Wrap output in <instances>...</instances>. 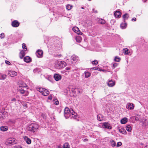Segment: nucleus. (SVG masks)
Listing matches in <instances>:
<instances>
[{"mask_svg":"<svg viewBox=\"0 0 148 148\" xmlns=\"http://www.w3.org/2000/svg\"><path fill=\"white\" fill-rule=\"evenodd\" d=\"M39 127L37 124L32 123L28 126L27 129L28 131L34 133L37 131Z\"/></svg>","mask_w":148,"mask_h":148,"instance_id":"nucleus-1","label":"nucleus"},{"mask_svg":"<svg viewBox=\"0 0 148 148\" xmlns=\"http://www.w3.org/2000/svg\"><path fill=\"white\" fill-rule=\"evenodd\" d=\"M55 64V68L58 69H61L66 66V63L63 61H56Z\"/></svg>","mask_w":148,"mask_h":148,"instance_id":"nucleus-2","label":"nucleus"},{"mask_svg":"<svg viewBox=\"0 0 148 148\" xmlns=\"http://www.w3.org/2000/svg\"><path fill=\"white\" fill-rule=\"evenodd\" d=\"M16 143L15 139L13 138H8L6 140L5 144L6 145H13Z\"/></svg>","mask_w":148,"mask_h":148,"instance_id":"nucleus-3","label":"nucleus"},{"mask_svg":"<svg viewBox=\"0 0 148 148\" xmlns=\"http://www.w3.org/2000/svg\"><path fill=\"white\" fill-rule=\"evenodd\" d=\"M71 110L68 108H66L64 110V116L66 119L69 118L70 116Z\"/></svg>","mask_w":148,"mask_h":148,"instance_id":"nucleus-4","label":"nucleus"},{"mask_svg":"<svg viewBox=\"0 0 148 148\" xmlns=\"http://www.w3.org/2000/svg\"><path fill=\"white\" fill-rule=\"evenodd\" d=\"M115 82L112 80L108 79L107 82V85L110 87H112L115 85Z\"/></svg>","mask_w":148,"mask_h":148,"instance_id":"nucleus-5","label":"nucleus"},{"mask_svg":"<svg viewBox=\"0 0 148 148\" xmlns=\"http://www.w3.org/2000/svg\"><path fill=\"white\" fill-rule=\"evenodd\" d=\"M134 104L132 103H127L126 106V108L131 110L134 109Z\"/></svg>","mask_w":148,"mask_h":148,"instance_id":"nucleus-6","label":"nucleus"},{"mask_svg":"<svg viewBox=\"0 0 148 148\" xmlns=\"http://www.w3.org/2000/svg\"><path fill=\"white\" fill-rule=\"evenodd\" d=\"M73 30L75 33L79 35H82V34L80 31L79 29L77 27H75L73 28Z\"/></svg>","mask_w":148,"mask_h":148,"instance_id":"nucleus-7","label":"nucleus"},{"mask_svg":"<svg viewBox=\"0 0 148 148\" xmlns=\"http://www.w3.org/2000/svg\"><path fill=\"white\" fill-rule=\"evenodd\" d=\"M8 75L11 77L16 76L17 75V73L14 71H9Z\"/></svg>","mask_w":148,"mask_h":148,"instance_id":"nucleus-8","label":"nucleus"},{"mask_svg":"<svg viewBox=\"0 0 148 148\" xmlns=\"http://www.w3.org/2000/svg\"><path fill=\"white\" fill-rule=\"evenodd\" d=\"M12 25L14 27H17L19 25V23L17 20H14L11 23Z\"/></svg>","mask_w":148,"mask_h":148,"instance_id":"nucleus-9","label":"nucleus"},{"mask_svg":"<svg viewBox=\"0 0 148 148\" xmlns=\"http://www.w3.org/2000/svg\"><path fill=\"white\" fill-rule=\"evenodd\" d=\"M23 138L24 140L27 144H30L31 143V140L28 137L26 136H23Z\"/></svg>","mask_w":148,"mask_h":148,"instance_id":"nucleus-10","label":"nucleus"},{"mask_svg":"<svg viewBox=\"0 0 148 148\" xmlns=\"http://www.w3.org/2000/svg\"><path fill=\"white\" fill-rule=\"evenodd\" d=\"M53 77L56 81H58L61 79V75L58 74H55L54 75Z\"/></svg>","mask_w":148,"mask_h":148,"instance_id":"nucleus-11","label":"nucleus"},{"mask_svg":"<svg viewBox=\"0 0 148 148\" xmlns=\"http://www.w3.org/2000/svg\"><path fill=\"white\" fill-rule=\"evenodd\" d=\"M102 125H103V128L108 129H111L110 125L108 122H105L104 123H103Z\"/></svg>","mask_w":148,"mask_h":148,"instance_id":"nucleus-12","label":"nucleus"},{"mask_svg":"<svg viewBox=\"0 0 148 148\" xmlns=\"http://www.w3.org/2000/svg\"><path fill=\"white\" fill-rule=\"evenodd\" d=\"M43 51L41 50H38L36 53V55L38 58L41 57L43 54Z\"/></svg>","mask_w":148,"mask_h":148,"instance_id":"nucleus-13","label":"nucleus"},{"mask_svg":"<svg viewBox=\"0 0 148 148\" xmlns=\"http://www.w3.org/2000/svg\"><path fill=\"white\" fill-rule=\"evenodd\" d=\"M70 116H71L72 117H74V119H75L77 116V113L73 111V110H71L70 112Z\"/></svg>","mask_w":148,"mask_h":148,"instance_id":"nucleus-14","label":"nucleus"},{"mask_svg":"<svg viewBox=\"0 0 148 148\" xmlns=\"http://www.w3.org/2000/svg\"><path fill=\"white\" fill-rule=\"evenodd\" d=\"M121 12L119 11H116L114 13V15L116 18H120L121 16Z\"/></svg>","mask_w":148,"mask_h":148,"instance_id":"nucleus-15","label":"nucleus"},{"mask_svg":"<svg viewBox=\"0 0 148 148\" xmlns=\"http://www.w3.org/2000/svg\"><path fill=\"white\" fill-rule=\"evenodd\" d=\"M31 60V58L29 56H26L24 58V61L27 63L30 62Z\"/></svg>","mask_w":148,"mask_h":148,"instance_id":"nucleus-16","label":"nucleus"},{"mask_svg":"<svg viewBox=\"0 0 148 148\" xmlns=\"http://www.w3.org/2000/svg\"><path fill=\"white\" fill-rule=\"evenodd\" d=\"M25 52L24 51L22 50L21 51L19 54V57L20 58H23L25 56Z\"/></svg>","mask_w":148,"mask_h":148,"instance_id":"nucleus-17","label":"nucleus"},{"mask_svg":"<svg viewBox=\"0 0 148 148\" xmlns=\"http://www.w3.org/2000/svg\"><path fill=\"white\" fill-rule=\"evenodd\" d=\"M19 91H20V93H21L22 94H24L23 95V96H26L27 95V91L26 90H24V89H22V88L21 89H19Z\"/></svg>","mask_w":148,"mask_h":148,"instance_id":"nucleus-18","label":"nucleus"},{"mask_svg":"<svg viewBox=\"0 0 148 148\" xmlns=\"http://www.w3.org/2000/svg\"><path fill=\"white\" fill-rule=\"evenodd\" d=\"M71 58L73 61H75L76 62H77L79 59L78 57L75 55L72 56H71Z\"/></svg>","mask_w":148,"mask_h":148,"instance_id":"nucleus-19","label":"nucleus"},{"mask_svg":"<svg viewBox=\"0 0 148 148\" xmlns=\"http://www.w3.org/2000/svg\"><path fill=\"white\" fill-rule=\"evenodd\" d=\"M49 91L45 88L42 94L44 96H47L49 94Z\"/></svg>","mask_w":148,"mask_h":148,"instance_id":"nucleus-20","label":"nucleus"},{"mask_svg":"<svg viewBox=\"0 0 148 148\" xmlns=\"http://www.w3.org/2000/svg\"><path fill=\"white\" fill-rule=\"evenodd\" d=\"M6 77L7 76L6 75L0 73V80H4Z\"/></svg>","mask_w":148,"mask_h":148,"instance_id":"nucleus-21","label":"nucleus"},{"mask_svg":"<svg viewBox=\"0 0 148 148\" xmlns=\"http://www.w3.org/2000/svg\"><path fill=\"white\" fill-rule=\"evenodd\" d=\"M127 121V119L126 117L122 119L121 121V122L122 124H125Z\"/></svg>","mask_w":148,"mask_h":148,"instance_id":"nucleus-22","label":"nucleus"},{"mask_svg":"<svg viewBox=\"0 0 148 148\" xmlns=\"http://www.w3.org/2000/svg\"><path fill=\"white\" fill-rule=\"evenodd\" d=\"M97 119L98 120L101 121L103 119V116L101 114H99L97 116Z\"/></svg>","mask_w":148,"mask_h":148,"instance_id":"nucleus-23","label":"nucleus"},{"mask_svg":"<svg viewBox=\"0 0 148 148\" xmlns=\"http://www.w3.org/2000/svg\"><path fill=\"white\" fill-rule=\"evenodd\" d=\"M76 40L78 42H80L82 40V38L79 36H77L75 38Z\"/></svg>","mask_w":148,"mask_h":148,"instance_id":"nucleus-24","label":"nucleus"},{"mask_svg":"<svg viewBox=\"0 0 148 148\" xmlns=\"http://www.w3.org/2000/svg\"><path fill=\"white\" fill-rule=\"evenodd\" d=\"M129 17V14L127 13H126L123 15V18L124 20V21H125V20L127 19Z\"/></svg>","mask_w":148,"mask_h":148,"instance_id":"nucleus-25","label":"nucleus"},{"mask_svg":"<svg viewBox=\"0 0 148 148\" xmlns=\"http://www.w3.org/2000/svg\"><path fill=\"white\" fill-rule=\"evenodd\" d=\"M119 132L123 134H126V132L125 130L123 128L119 129Z\"/></svg>","mask_w":148,"mask_h":148,"instance_id":"nucleus-26","label":"nucleus"},{"mask_svg":"<svg viewBox=\"0 0 148 148\" xmlns=\"http://www.w3.org/2000/svg\"><path fill=\"white\" fill-rule=\"evenodd\" d=\"M0 129L2 131H5L8 130V128L6 126H2L1 127Z\"/></svg>","mask_w":148,"mask_h":148,"instance_id":"nucleus-27","label":"nucleus"},{"mask_svg":"<svg viewBox=\"0 0 148 148\" xmlns=\"http://www.w3.org/2000/svg\"><path fill=\"white\" fill-rule=\"evenodd\" d=\"M84 74L85 77L86 78L88 77L91 75V74L88 72H85Z\"/></svg>","mask_w":148,"mask_h":148,"instance_id":"nucleus-28","label":"nucleus"},{"mask_svg":"<svg viewBox=\"0 0 148 148\" xmlns=\"http://www.w3.org/2000/svg\"><path fill=\"white\" fill-rule=\"evenodd\" d=\"M126 26L127 24L126 23H121L120 25L122 29H125L126 27Z\"/></svg>","mask_w":148,"mask_h":148,"instance_id":"nucleus-29","label":"nucleus"},{"mask_svg":"<svg viewBox=\"0 0 148 148\" xmlns=\"http://www.w3.org/2000/svg\"><path fill=\"white\" fill-rule=\"evenodd\" d=\"M63 147V148H70V146L68 143H66L64 144Z\"/></svg>","mask_w":148,"mask_h":148,"instance_id":"nucleus-30","label":"nucleus"},{"mask_svg":"<svg viewBox=\"0 0 148 148\" xmlns=\"http://www.w3.org/2000/svg\"><path fill=\"white\" fill-rule=\"evenodd\" d=\"M126 130L127 131L129 132H131V131L132 128L130 126L128 125L126 126Z\"/></svg>","mask_w":148,"mask_h":148,"instance_id":"nucleus-31","label":"nucleus"},{"mask_svg":"<svg viewBox=\"0 0 148 148\" xmlns=\"http://www.w3.org/2000/svg\"><path fill=\"white\" fill-rule=\"evenodd\" d=\"M110 142L111 143V145L112 147H114L115 146L116 143L114 140H110Z\"/></svg>","mask_w":148,"mask_h":148,"instance_id":"nucleus-32","label":"nucleus"},{"mask_svg":"<svg viewBox=\"0 0 148 148\" xmlns=\"http://www.w3.org/2000/svg\"><path fill=\"white\" fill-rule=\"evenodd\" d=\"M123 50L124 51L125 54H129L130 53V51L127 48H125L123 49Z\"/></svg>","mask_w":148,"mask_h":148,"instance_id":"nucleus-33","label":"nucleus"},{"mask_svg":"<svg viewBox=\"0 0 148 148\" xmlns=\"http://www.w3.org/2000/svg\"><path fill=\"white\" fill-rule=\"evenodd\" d=\"M121 60V58L117 56L115 57L114 59V60L115 61L119 62Z\"/></svg>","mask_w":148,"mask_h":148,"instance_id":"nucleus-34","label":"nucleus"},{"mask_svg":"<svg viewBox=\"0 0 148 148\" xmlns=\"http://www.w3.org/2000/svg\"><path fill=\"white\" fill-rule=\"evenodd\" d=\"M72 6L69 4H68L66 6V8L68 10H70L72 8Z\"/></svg>","mask_w":148,"mask_h":148,"instance_id":"nucleus-35","label":"nucleus"},{"mask_svg":"<svg viewBox=\"0 0 148 148\" xmlns=\"http://www.w3.org/2000/svg\"><path fill=\"white\" fill-rule=\"evenodd\" d=\"M99 22L102 24H104L105 23V21L103 19H99Z\"/></svg>","mask_w":148,"mask_h":148,"instance_id":"nucleus-36","label":"nucleus"},{"mask_svg":"<svg viewBox=\"0 0 148 148\" xmlns=\"http://www.w3.org/2000/svg\"><path fill=\"white\" fill-rule=\"evenodd\" d=\"M39 71V69L38 68H36L34 69L33 71V72L35 73H38Z\"/></svg>","mask_w":148,"mask_h":148,"instance_id":"nucleus-37","label":"nucleus"},{"mask_svg":"<svg viewBox=\"0 0 148 148\" xmlns=\"http://www.w3.org/2000/svg\"><path fill=\"white\" fill-rule=\"evenodd\" d=\"M45 88H40L39 89V90L38 91H39L42 94V92H43L44 89Z\"/></svg>","mask_w":148,"mask_h":148,"instance_id":"nucleus-38","label":"nucleus"},{"mask_svg":"<svg viewBox=\"0 0 148 148\" xmlns=\"http://www.w3.org/2000/svg\"><path fill=\"white\" fill-rule=\"evenodd\" d=\"M92 63L93 64L97 65L98 64V62L97 60H95L92 62Z\"/></svg>","mask_w":148,"mask_h":148,"instance_id":"nucleus-39","label":"nucleus"},{"mask_svg":"<svg viewBox=\"0 0 148 148\" xmlns=\"http://www.w3.org/2000/svg\"><path fill=\"white\" fill-rule=\"evenodd\" d=\"M22 47L23 49H24L25 51H26L27 50V48L26 46L25 45V44L24 43H23L22 44Z\"/></svg>","mask_w":148,"mask_h":148,"instance_id":"nucleus-40","label":"nucleus"},{"mask_svg":"<svg viewBox=\"0 0 148 148\" xmlns=\"http://www.w3.org/2000/svg\"><path fill=\"white\" fill-rule=\"evenodd\" d=\"M118 65V64L115 63L113 64L112 69H114Z\"/></svg>","mask_w":148,"mask_h":148,"instance_id":"nucleus-41","label":"nucleus"},{"mask_svg":"<svg viewBox=\"0 0 148 148\" xmlns=\"http://www.w3.org/2000/svg\"><path fill=\"white\" fill-rule=\"evenodd\" d=\"M4 35L3 33H2L0 34V38H4Z\"/></svg>","mask_w":148,"mask_h":148,"instance_id":"nucleus-42","label":"nucleus"},{"mask_svg":"<svg viewBox=\"0 0 148 148\" xmlns=\"http://www.w3.org/2000/svg\"><path fill=\"white\" fill-rule=\"evenodd\" d=\"M122 144V143L121 142H119L117 143L116 146L117 147H119Z\"/></svg>","mask_w":148,"mask_h":148,"instance_id":"nucleus-43","label":"nucleus"},{"mask_svg":"<svg viewBox=\"0 0 148 148\" xmlns=\"http://www.w3.org/2000/svg\"><path fill=\"white\" fill-rule=\"evenodd\" d=\"M27 86V85L25 84H24L23 86L21 85L19 86V88L21 87H26Z\"/></svg>","mask_w":148,"mask_h":148,"instance_id":"nucleus-44","label":"nucleus"},{"mask_svg":"<svg viewBox=\"0 0 148 148\" xmlns=\"http://www.w3.org/2000/svg\"><path fill=\"white\" fill-rule=\"evenodd\" d=\"M5 62L6 64L10 65V63L9 61L7 60H5Z\"/></svg>","mask_w":148,"mask_h":148,"instance_id":"nucleus-45","label":"nucleus"},{"mask_svg":"<svg viewBox=\"0 0 148 148\" xmlns=\"http://www.w3.org/2000/svg\"><path fill=\"white\" fill-rule=\"evenodd\" d=\"M41 116L44 119H45L46 118V115L44 114H41Z\"/></svg>","mask_w":148,"mask_h":148,"instance_id":"nucleus-46","label":"nucleus"},{"mask_svg":"<svg viewBox=\"0 0 148 148\" xmlns=\"http://www.w3.org/2000/svg\"><path fill=\"white\" fill-rule=\"evenodd\" d=\"M102 123H100V124H99V126L100 127L103 128V125H102Z\"/></svg>","mask_w":148,"mask_h":148,"instance_id":"nucleus-47","label":"nucleus"},{"mask_svg":"<svg viewBox=\"0 0 148 148\" xmlns=\"http://www.w3.org/2000/svg\"><path fill=\"white\" fill-rule=\"evenodd\" d=\"M136 20V18H133L132 19V21H135Z\"/></svg>","mask_w":148,"mask_h":148,"instance_id":"nucleus-48","label":"nucleus"},{"mask_svg":"<svg viewBox=\"0 0 148 148\" xmlns=\"http://www.w3.org/2000/svg\"><path fill=\"white\" fill-rule=\"evenodd\" d=\"M58 103H59V102L58 101H56L55 102V104L56 105H58Z\"/></svg>","mask_w":148,"mask_h":148,"instance_id":"nucleus-49","label":"nucleus"},{"mask_svg":"<svg viewBox=\"0 0 148 148\" xmlns=\"http://www.w3.org/2000/svg\"><path fill=\"white\" fill-rule=\"evenodd\" d=\"M92 10H93V12L94 13H96L97 12V10H95L94 9H93Z\"/></svg>","mask_w":148,"mask_h":148,"instance_id":"nucleus-50","label":"nucleus"},{"mask_svg":"<svg viewBox=\"0 0 148 148\" xmlns=\"http://www.w3.org/2000/svg\"><path fill=\"white\" fill-rule=\"evenodd\" d=\"M48 99H52V97L51 95H50L48 97Z\"/></svg>","mask_w":148,"mask_h":148,"instance_id":"nucleus-51","label":"nucleus"},{"mask_svg":"<svg viewBox=\"0 0 148 148\" xmlns=\"http://www.w3.org/2000/svg\"><path fill=\"white\" fill-rule=\"evenodd\" d=\"M11 101H16V99L15 98H13L12 99Z\"/></svg>","mask_w":148,"mask_h":148,"instance_id":"nucleus-52","label":"nucleus"},{"mask_svg":"<svg viewBox=\"0 0 148 148\" xmlns=\"http://www.w3.org/2000/svg\"><path fill=\"white\" fill-rule=\"evenodd\" d=\"M66 69L67 70H69L71 69V67H67L66 68Z\"/></svg>","mask_w":148,"mask_h":148,"instance_id":"nucleus-53","label":"nucleus"},{"mask_svg":"<svg viewBox=\"0 0 148 148\" xmlns=\"http://www.w3.org/2000/svg\"><path fill=\"white\" fill-rule=\"evenodd\" d=\"M147 122V121L146 120H145V122H144V123L145 124V125H148V123H146Z\"/></svg>","mask_w":148,"mask_h":148,"instance_id":"nucleus-54","label":"nucleus"},{"mask_svg":"<svg viewBox=\"0 0 148 148\" xmlns=\"http://www.w3.org/2000/svg\"><path fill=\"white\" fill-rule=\"evenodd\" d=\"M88 139L87 138H85L83 140L84 142L87 141Z\"/></svg>","mask_w":148,"mask_h":148,"instance_id":"nucleus-55","label":"nucleus"},{"mask_svg":"<svg viewBox=\"0 0 148 148\" xmlns=\"http://www.w3.org/2000/svg\"><path fill=\"white\" fill-rule=\"evenodd\" d=\"M77 92L78 93H80V91L79 90H77Z\"/></svg>","mask_w":148,"mask_h":148,"instance_id":"nucleus-56","label":"nucleus"},{"mask_svg":"<svg viewBox=\"0 0 148 148\" xmlns=\"http://www.w3.org/2000/svg\"><path fill=\"white\" fill-rule=\"evenodd\" d=\"M14 148H21V147H15Z\"/></svg>","mask_w":148,"mask_h":148,"instance_id":"nucleus-57","label":"nucleus"},{"mask_svg":"<svg viewBox=\"0 0 148 148\" xmlns=\"http://www.w3.org/2000/svg\"><path fill=\"white\" fill-rule=\"evenodd\" d=\"M97 69L98 70H99L100 69L99 68H97Z\"/></svg>","mask_w":148,"mask_h":148,"instance_id":"nucleus-58","label":"nucleus"},{"mask_svg":"<svg viewBox=\"0 0 148 148\" xmlns=\"http://www.w3.org/2000/svg\"><path fill=\"white\" fill-rule=\"evenodd\" d=\"M146 0H143V1L144 2H145Z\"/></svg>","mask_w":148,"mask_h":148,"instance_id":"nucleus-59","label":"nucleus"},{"mask_svg":"<svg viewBox=\"0 0 148 148\" xmlns=\"http://www.w3.org/2000/svg\"><path fill=\"white\" fill-rule=\"evenodd\" d=\"M61 147L59 146H58V148H60Z\"/></svg>","mask_w":148,"mask_h":148,"instance_id":"nucleus-60","label":"nucleus"},{"mask_svg":"<svg viewBox=\"0 0 148 148\" xmlns=\"http://www.w3.org/2000/svg\"><path fill=\"white\" fill-rule=\"evenodd\" d=\"M82 9H84V8H83V7H82Z\"/></svg>","mask_w":148,"mask_h":148,"instance_id":"nucleus-61","label":"nucleus"},{"mask_svg":"<svg viewBox=\"0 0 148 148\" xmlns=\"http://www.w3.org/2000/svg\"><path fill=\"white\" fill-rule=\"evenodd\" d=\"M93 68V69H95V68Z\"/></svg>","mask_w":148,"mask_h":148,"instance_id":"nucleus-62","label":"nucleus"}]
</instances>
